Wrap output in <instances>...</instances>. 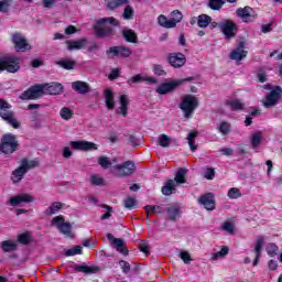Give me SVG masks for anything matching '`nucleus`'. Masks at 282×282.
I'll list each match as a JSON object with an SVG mask.
<instances>
[{"label": "nucleus", "instance_id": "obj_57", "mask_svg": "<svg viewBox=\"0 0 282 282\" xmlns=\"http://www.w3.org/2000/svg\"><path fill=\"white\" fill-rule=\"evenodd\" d=\"M223 230L229 235H235V225H232L230 221H226L223 224Z\"/></svg>", "mask_w": 282, "mask_h": 282}, {"label": "nucleus", "instance_id": "obj_4", "mask_svg": "<svg viewBox=\"0 0 282 282\" xmlns=\"http://www.w3.org/2000/svg\"><path fill=\"white\" fill-rule=\"evenodd\" d=\"M1 152L6 155L14 153L19 149V141L14 134H4L0 143Z\"/></svg>", "mask_w": 282, "mask_h": 282}, {"label": "nucleus", "instance_id": "obj_52", "mask_svg": "<svg viewBox=\"0 0 282 282\" xmlns=\"http://www.w3.org/2000/svg\"><path fill=\"white\" fill-rule=\"evenodd\" d=\"M66 257H74L76 254H83V247L76 246L72 249L66 250L65 252Z\"/></svg>", "mask_w": 282, "mask_h": 282}, {"label": "nucleus", "instance_id": "obj_31", "mask_svg": "<svg viewBox=\"0 0 282 282\" xmlns=\"http://www.w3.org/2000/svg\"><path fill=\"white\" fill-rule=\"evenodd\" d=\"M263 238H258L254 245L256 259L253 260V265L259 264V259H261V249L263 248Z\"/></svg>", "mask_w": 282, "mask_h": 282}, {"label": "nucleus", "instance_id": "obj_50", "mask_svg": "<svg viewBox=\"0 0 282 282\" xmlns=\"http://www.w3.org/2000/svg\"><path fill=\"white\" fill-rule=\"evenodd\" d=\"M218 131L221 135H228L230 133V123L226 121L220 122Z\"/></svg>", "mask_w": 282, "mask_h": 282}, {"label": "nucleus", "instance_id": "obj_16", "mask_svg": "<svg viewBox=\"0 0 282 282\" xmlns=\"http://www.w3.org/2000/svg\"><path fill=\"white\" fill-rule=\"evenodd\" d=\"M44 94L50 96H58L63 94V84L61 83H51V84H43Z\"/></svg>", "mask_w": 282, "mask_h": 282}, {"label": "nucleus", "instance_id": "obj_48", "mask_svg": "<svg viewBox=\"0 0 282 282\" xmlns=\"http://www.w3.org/2000/svg\"><path fill=\"white\" fill-rule=\"evenodd\" d=\"M145 214L149 216L155 215V213H163L162 207L160 206H153V205H147L144 207Z\"/></svg>", "mask_w": 282, "mask_h": 282}, {"label": "nucleus", "instance_id": "obj_45", "mask_svg": "<svg viewBox=\"0 0 282 282\" xmlns=\"http://www.w3.org/2000/svg\"><path fill=\"white\" fill-rule=\"evenodd\" d=\"M57 65H59V67H63V69H74V67H76V61L62 59L57 62Z\"/></svg>", "mask_w": 282, "mask_h": 282}, {"label": "nucleus", "instance_id": "obj_35", "mask_svg": "<svg viewBox=\"0 0 282 282\" xmlns=\"http://www.w3.org/2000/svg\"><path fill=\"white\" fill-rule=\"evenodd\" d=\"M158 24L161 25V28H165L166 30H171L175 28V23L171 22L166 15L161 14L158 17Z\"/></svg>", "mask_w": 282, "mask_h": 282}, {"label": "nucleus", "instance_id": "obj_56", "mask_svg": "<svg viewBox=\"0 0 282 282\" xmlns=\"http://www.w3.org/2000/svg\"><path fill=\"white\" fill-rule=\"evenodd\" d=\"M101 208H105L107 210V213L101 215L100 219L101 220L110 219L111 218V214L113 213V207H111L109 205H101Z\"/></svg>", "mask_w": 282, "mask_h": 282}, {"label": "nucleus", "instance_id": "obj_36", "mask_svg": "<svg viewBox=\"0 0 282 282\" xmlns=\"http://www.w3.org/2000/svg\"><path fill=\"white\" fill-rule=\"evenodd\" d=\"M123 39L128 41V43H138V34H135L134 30H123L122 31Z\"/></svg>", "mask_w": 282, "mask_h": 282}, {"label": "nucleus", "instance_id": "obj_26", "mask_svg": "<svg viewBox=\"0 0 282 282\" xmlns=\"http://www.w3.org/2000/svg\"><path fill=\"white\" fill-rule=\"evenodd\" d=\"M106 107L107 109H115L116 108V100H113V90L111 88H106L104 91Z\"/></svg>", "mask_w": 282, "mask_h": 282}, {"label": "nucleus", "instance_id": "obj_17", "mask_svg": "<svg viewBox=\"0 0 282 282\" xmlns=\"http://www.w3.org/2000/svg\"><path fill=\"white\" fill-rule=\"evenodd\" d=\"M198 204H202L206 210H215V195L207 193L199 197Z\"/></svg>", "mask_w": 282, "mask_h": 282}, {"label": "nucleus", "instance_id": "obj_60", "mask_svg": "<svg viewBox=\"0 0 282 282\" xmlns=\"http://www.w3.org/2000/svg\"><path fill=\"white\" fill-rule=\"evenodd\" d=\"M153 72L155 76H166V70H164V67L162 65L155 64L153 66Z\"/></svg>", "mask_w": 282, "mask_h": 282}, {"label": "nucleus", "instance_id": "obj_10", "mask_svg": "<svg viewBox=\"0 0 282 282\" xmlns=\"http://www.w3.org/2000/svg\"><path fill=\"white\" fill-rule=\"evenodd\" d=\"M17 52H30L32 46L21 33H13L11 39Z\"/></svg>", "mask_w": 282, "mask_h": 282}, {"label": "nucleus", "instance_id": "obj_55", "mask_svg": "<svg viewBox=\"0 0 282 282\" xmlns=\"http://www.w3.org/2000/svg\"><path fill=\"white\" fill-rule=\"evenodd\" d=\"M124 208H128V210H132V208H135V198L129 196L123 202Z\"/></svg>", "mask_w": 282, "mask_h": 282}, {"label": "nucleus", "instance_id": "obj_53", "mask_svg": "<svg viewBox=\"0 0 282 282\" xmlns=\"http://www.w3.org/2000/svg\"><path fill=\"white\" fill-rule=\"evenodd\" d=\"M104 23H109L110 25H119L118 20H116V18L111 17V18H104L98 20V25H104Z\"/></svg>", "mask_w": 282, "mask_h": 282}, {"label": "nucleus", "instance_id": "obj_59", "mask_svg": "<svg viewBox=\"0 0 282 282\" xmlns=\"http://www.w3.org/2000/svg\"><path fill=\"white\" fill-rule=\"evenodd\" d=\"M267 252L270 257H274V254H276V252H279V247L274 243H269L267 246Z\"/></svg>", "mask_w": 282, "mask_h": 282}, {"label": "nucleus", "instance_id": "obj_20", "mask_svg": "<svg viewBox=\"0 0 282 282\" xmlns=\"http://www.w3.org/2000/svg\"><path fill=\"white\" fill-rule=\"evenodd\" d=\"M34 202V197L30 194H21L10 199L11 206H20V204H30Z\"/></svg>", "mask_w": 282, "mask_h": 282}, {"label": "nucleus", "instance_id": "obj_62", "mask_svg": "<svg viewBox=\"0 0 282 282\" xmlns=\"http://www.w3.org/2000/svg\"><path fill=\"white\" fill-rule=\"evenodd\" d=\"M205 180H215V169L207 167L204 173Z\"/></svg>", "mask_w": 282, "mask_h": 282}, {"label": "nucleus", "instance_id": "obj_7", "mask_svg": "<svg viewBox=\"0 0 282 282\" xmlns=\"http://www.w3.org/2000/svg\"><path fill=\"white\" fill-rule=\"evenodd\" d=\"M52 226H56L57 230L66 237H74L72 234V224L65 221V217L56 216L52 219Z\"/></svg>", "mask_w": 282, "mask_h": 282}, {"label": "nucleus", "instance_id": "obj_23", "mask_svg": "<svg viewBox=\"0 0 282 282\" xmlns=\"http://www.w3.org/2000/svg\"><path fill=\"white\" fill-rule=\"evenodd\" d=\"M66 44L68 52H74V50H84V47H87V39L83 37L76 41H67Z\"/></svg>", "mask_w": 282, "mask_h": 282}, {"label": "nucleus", "instance_id": "obj_27", "mask_svg": "<svg viewBox=\"0 0 282 282\" xmlns=\"http://www.w3.org/2000/svg\"><path fill=\"white\" fill-rule=\"evenodd\" d=\"M102 24H98L95 26L96 36L99 39H105L107 36H111L113 34V30L111 28H101Z\"/></svg>", "mask_w": 282, "mask_h": 282}, {"label": "nucleus", "instance_id": "obj_41", "mask_svg": "<svg viewBox=\"0 0 282 282\" xmlns=\"http://www.w3.org/2000/svg\"><path fill=\"white\" fill-rule=\"evenodd\" d=\"M39 160H28V159H22L21 161V165L22 167L25 169V171H30V169H36V166H39Z\"/></svg>", "mask_w": 282, "mask_h": 282}, {"label": "nucleus", "instance_id": "obj_44", "mask_svg": "<svg viewBox=\"0 0 282 282\" xmlns=\"http://www.w3.org/2000/svg\"><path fill=\"white\" fill-rule=\"evenodd\" d=\"M75 270H77V272H84V274H96V272H98V268L87 265H77Z\"/></svg>", "mask_w": 282, "mask_h": 282}, {"label": "nucleus", "instance_id": "obj_49", "mask_svg": "<svg viewBox=\"0 0 282 282\" xmlns=\"http://www.w3.org/2000/svg\"><path fill=\"white\" fill-rule=\"evenodd\" d=\"M90 182L94 186H105V178L98 174L91 175Z\"/></svg>", "mask_w": 282, "mask_h": 282}, {"label": "nucleus", "instance_id": "obj_14", "mask_svg": "<svg viewBox=\"0 0 282 282\" xmlns=\"http://www.w3.org/2000/svg\"><path fill=\"white\" fill-rule=\"evenodd\" d=\"M69 147L75 149V151H97L98 145L89 141H70Z\"/></svg>", "mask_w": 282, "mask_h": 282}, {"label": "nucleus", "instance_id": "obj_13", "mask_svg": "<svg viewBox=\"0 0 282 282\" xmlns=\"http://www.w3.org/2000/svg\"><path fill=\"white\" fill-rule=\"evenodd\" d=\"M167 63L171 67L180 69V67H184L186 65V55L183 53H170L167 55Z\"/></svg>", "mask_w": 282, "mask_h": 282}, {"label": "nucleus", "instance_id": "obj_64", "mask_svg": "<svg viewBox=\"0 0 282 282\" xmlns=\"http://www.w3.org/2000/svg\"><path fill=\"white\" fill-rule=\"evenodd\" d=\"M10 10V0L0 1V12L6 13Z\"/></svg>", "mask_w": 282, "mask_h": 282}, {"label": "nucleus", "instance_id": "obj_11", "mask_svg": "<svg viewBox=\"0 0 282 282\" xmlns=\"http://www.w3.org/2000/svg\"><path fill=\"white\" fill-rule=\"evenodd\" d=\"M107 56H109L110 58H129V56H131L132 51L131 48L127 47V46H111L107 52H106Z\"/></svg>", "mask_w": 282, "mask_h": 282}, {"label": "nucleus", "instance_id": "obj_33", "mask_svg": "<svg viewBox=\"0 0 282 282\" xmlns=\"http://www.w3.org/2000/svg\"><path fill=\"white\" fill-rule=\"evenodd\" d=\"M2 252H14L18 248L17 241L4 240L0 243Z\"/></svg>", "mask_w": 282, "mask_h": 282}, {"label": "nucleus", "instance_id": "obj_58", "mask_svg": "<svg viewBox=\"0 0 282 282\" xmlns=\"http://www.w3.org/2000/svg\"><path fill=\"white\" fill-rule=\"evenodd\" d=\"M119 265H120L123 274H129L131 272V264H129V262L121 260V261H119Z\"/></svg>", "mask_w": 282, "mask_h": 282}, {"label": "nucleus", "instance_id": "obj_18", "mask_svg": "<svg viewBox=\"0 0 282 282\" xmlns=\"http://www.w3.org/2000/svg\"><path fill=\"white\" fill-rule=\"evenodd\" d=\"M106 237L109 241H112L117 252H120V254H124V256L129 254V250L124 249V240L120 238H116L111 234H107Z\"/></svg>", "mask_w": 282, "mask_h": 282}, {"label": "nucleus", "instance_id": "obj_2", "mask_svg": "<svg viewBox=\"0 0 282 282\" xmlns=\"http://www.w3.org/2000/svg\"><path fill=\"white\" fill-rule=\"evenodd\" d=\"M21 69V57L4 56L0 58V72H9V74H17Z\"/></svg>", "mask_w": 282, "mask_h": 282}, {"label": "nucleus", "instance_id": "obj_12", "mask_svg": "<svg viewBox=\"0 0 282 282\" xmlns=\"http://www.w3.org/2000/svg\"><path fill=\"white\" fill-rule=\"evenodd\" d=\"M226 39H235L237 36V24L230 20H225L218 24Z\"/></svg>", "mask_w": 282, "mask_h": 282}, {"label": "nucleus", "instance_id": "obj_39", "mask_svg": "<svg viewBox=\"0 0 282 282\" xmlns=\"http://www.w3.org/2000/svg\"><path fill=\"white\" fill-rule=\"evenodd\" d=\"M122 19L126 21H131L135 17V10L131 6H126L122 13Z\"/></svg>", "mask_w": 282, "mask_h": 282}, {"label": "nucleus", "instance_id": "obj_25", "mask_svg": "<svg viewBox=\"0 0 282 282\" xmlns=\"http://www.w3.org/2000/svg\"><path fill=\"white\" fill-rule=\"evenodd\" d=\"M250 143L252 149H259L263 143V132L258 130L250 135Z\"/></svg>", "mask_w": 282, "mask_h": 282}, {"label": "nucleus", "instance_id": "obj_42", "mask_svg": "<svg viewBox=\"0 0 282 282\" xmlns=\"http://www.w3.org/2000/svg\"><path fill=\"white\" fill-rule=\"evenodd\" d=\"M229 251H230V249L228 247L224 246L220 251L212 254V261H219V259H224L228 254Z\"/></svg>", "mask_w": 282, "mask_h": 282}, {"label": "nucleus", "instance_id": "obj_37", "mask_svg": "<svg viewBox=\"0 0 282 282\" xmlns=\"http://www.w3.org/2000/svg\"><path fill=\"white\" fill-rule=\"evenodd\" d=\"M210 21H213V19L209 15L200 14L197 18V25L198 28L205 29L208 28V25H210Z\"/></svg>", "mask_w": 282, "mask_h": 282}, {"label": "nucleus", "instance_id": "obj_38", "mask_svg": "<svg viewBox=\"0 0 282 282\" xmlns=\"http://www.w3.org/2000/svg\"><path fill=\"white\" fill-rule=\"evenodd\" d=\"M129 0H109L107 3L108 10H116L122 6H127Z\"/></svg>", "mask_w": 282, "mask_h": 282}, {"label": "nucleus", "instance_id": "obj_54", "mask_svg": "<svg viewBox=\"0 0 282 282\" xmlns=\"http://www.w3.org/2000/svg\"><path fill=\"white\" fill-rule=\"evenodd\" d=\"M227 195L229 199H239V197H241V192L239 191V188L232 187L228 191Z\"/></svg>", "mask_w": 282, "mask_h": 282}, {"label": "nucleus", "instance_id": "obj_61", "mask_svg": "<svg viewBox=\"0 0 282 282\" xmlns=\"http://www.w3.org/2000/svg\"><path fill=\"white\" fill-rule=\"evenodd\" d=\"M180 258L186 264H188V263H191V261H193V258H191V253H188V251H181L180 252Z\"/></svg>", "mask_w": 282, "mask_h": 282}, {"label": "nucleus", "instance_id": "obj_22", "mask_svg": "<svg viewBox=\"0 0 282 282\" xmlns=\"http://www.w3.org/2000/svg\"><path fill=\"white\" fill-rule=\"evenodd\" d=\"M170 221H177L182 217V207L180 205H171L166 208Z\"/></svg>", "mask_w": 282, "mask_h": 282}, {"label": "nucleus", "instance_id": "obj_5", "mask_svg": "<svg viewBox=\"0 0 282 282\" xmlns=\"http://www.w3.org/2000/svg\"><path fill=\"white\" fill-rule=\"evenodd\" d=\"M192 80H195V77H187L184 79H177L170 83L161 84L156 88V94H161L162 96L171 94V91H174V89H177V87L184 85V83H191Z\"/></svg>", "mask_w": 282, "mask_h": 282}, {"label": "nucleus", "instance_id": "obj_47", "mask_svg": "<svg viewBox=\"0 0 282 282\" xmlns=\"http://www.w3.org/2000/svg\"><path fill=\"white\" fill-rule=\"evenodd\" d=\"M59 116L63 120H72L74 117V111L67 107H64L61 109Z\"/></svg>", "mask_w": 282, "mask_h": 282}, {"label": "nucleus", "instance_id": "obj_51", "mask_svg": "<svg viewBox=\"0 0 282 282\" xmlns=\"http://www.w3.org/2000/svg\"><path fill=\"white\" fill-rule=\"evenodd\" d=\"M224 3H226V0H209V8L212 10H221Z\"/></svg>", "mask_w": 282, "mask_h": 282}, {"label": "nucleus", "instance_id": "obj_34", "mask_svg": "<svg viewBox=\"0 0 282 282\" xmlns=\"http://www.w3.org/2000/svg\"><path fill=\"white\" fill-rule=\"evenodd\" d=\"M186 173H188L186 169H180L176 172L173 182H175L177 186H180V184H186Z\"/></svg>", "mask_w": 282, "mask_h": 282}, {"label": "nucleus", "instance_id": "obj_9", "mask_svg": "<svg viewBox=\"0 0 282 282\" xmlns=\"http://www.w3.org/2000/svg\"><path fill=\"white\" fill-rule=\"evenodd\" d=\"M45 95V90L43 85H35L20 96L21 100H36V98H41V96Z\"/></svg>", "mask_w": 282, "mask_h": 282}, {"label": "nucleus", "instance_id": "obj_40", "mask_svg": "<svg viewBox=\"0 0 282 282\" xmlns=\"http://www.w3.org/2000/svg\"><path fill=\"white\" fill-rule=\"evenodd\" d=\"M61 208H63V203L61 202L52 203V205L45 210V215H48V216L56 215V213H58Z\"/></svg>", "mask_w": 282, "mask_h": 282}, {"label": "nucleus", "instance_id": "obj_63", "mask_svg": "<svg viewBox=\"0 0 282 282\" xmlns=\"http://www.w3.org/2000/svg\"><path fill=\"white\" fill-rule=\"evenodd\" d=\"M18 241L23 246H28V243H30V234H21L18 237Z\"/></svg>", "mask_w": 282, "mask_h": 282}, {"label": "nucleus", "instance_id": "obj_3", "mask_svg": "<svg viewBox=\"0 0 282 282\" xmlns=\"http://www.w3.org/2000/svg\"><path fill=\"white\" fill-rule=\"evenodd\" d=\"M10 104H8L6 100L0 99V117L2 120H6L13 129H19L21 127V123L17 118H14V112L8 110L10 109Z\"/></svg>", "mask_w": 282, "mask_h": 282}, {"label": "nucleus", "instance_id": "obj_24", "mask_svg": "<svg viewBox=\"0 0 282 282\" xmlns=\"http://www.w3.org/2000/svg\"><path fill=\"white\" fill-rule=\"evenodd\" d=\"M238 17L245 21V23H250V21H254V17L252 15V8L245 7L237 10Z\"/></svg>", "mask_w": 282, "mask_h": 282}, {"label": "nucleus", "instance_id": "obj_21", "mask_svg": "<svg viewBox=\"0 0 282 282\" xmlns=\"http://www.w3.org/2000/svg\"><path fill=\"white\" fill-rule=\"evenodd\" d=\"M72 89L77 94L85 96V94H89V84L87 82L82 80L73 82Z\"/></svg>", "mask_w": 282, "mask_h": 282}, {"label": "nucleus", "instance_id": "obj_30", "mask_svg": "<svg viewBox=\"0 0 282 282\" xmlns=\"http://www.w3.org/2000/svg\"><path fill=\"white\" fill-rule=\"evenodd\" d=\"M26 170L23 167V165H20L15 171L12 172V182L14 184H18V182H21L23 177L25 176Z\"/></svg>", "mask_w": 282, "mask_h": 282}, {"label": "nucleus", "instance_id": "obj_46", "mask_svg": "<svg viewBox=\"0 0 282 282\" xmlns=\"http://www.w3.org/2000/svg\"><path fill=\"white\" fill-rule=\"evenodd\" d=\"M183 18H184V15L182 14V12H180L178 10H174L171 13L170 22L174 23V28H175L177 25V23H180L182 21Z\"/></svg>", "mask_w": 282, "mask_h": 282}, {"label": "nucleus", "instance_id": "obj_15", "mask_svg": "<svg viewBox=\"0 0 282 282\" xmlns=\"http://www.w3.org/2000/svg\"><path fill=\"white\" fill-rule=\"evenodd\" d=\"M245 48L246 42H239L237 48L230 53L229 58L231 61H243V58L248 56V51H246Z\"/></svg>", "mask_w": 282, "mask_h": 282}, {"label": "nucleus", "instance_id": "obj_32", "mask_svg": "<svg viewBox=\"0 0 282 282\" xmlns=\"http://www.w3.org/2000/svg\"><path fill=\"white\" fill-rule=\"evenodd\" d=\"M176 188H177V185L175 184V181L169 180L162 187L161 192L163 195L169 196V195H173V191H175Z\"/></svg>", "mask_w": 282, "mask_h": 282}, {"label": "nucleus", "instance_id": "obj_28", "mask_svg": "<svg viewBox=\"0 0 282 282\" xmlns=\"http://www.w3.org/2000/svg\"><path fill=\"white\" fill-rule=\"evenodd\" d=\"M99 166H101V169L107 170V169H111L112 164H117L118 163V159H112L110 160L108 156H100L97 160Z\"/></svg>", "mask_w": 282, "mask_h": 282}, {"label": "nucleus", "instance_id": "obj_19", "mask_svg": "<svg viewBox=\"0 0 282 282\" xmlns=\"http://www.w3.org/2000/svg\"><path fill=\"white\" fill-rule=\"evenodd\" d=\"M129 102H130L129 96L127 95L119 96L120 107L117 109V113H119V116H123V118H127L129 113Z\"/></svg>", "mask_w": 282, "mask_h": 282}, {"label": "nucleus", "instance_id": "obj_8", "mask_svg": "<svg viewBox=\"0 0 282 282\" xmlns=\"http://www.w3.org/2000/svg\"><path fill=\"white\" fill-rule=\"evenodd\" d=\"M282 96V88L281 86L274 87L265 97L263 101V107L267 109H270V107H274L279 104V100H281Z\"/></svg>", "mask_w": 282, "mask_h": 282}, {"label": "nucleus", "instance_id": "obj_6", "mask_svg": "<svg viewBox=\"0 0 282 282\" xmlns=\"http://www.w3.org/2000/svg\"><path fill=\"white\" fill-rule=\"evenodd\" d=\"M113 169L116 177H130L135 173V162L126 161L121 164H116Z\"/></svg>", "mask_w": 282, "mask_h": 282}, {"label": "nucleus", "instance_id": "obj_1", "mask_svg": "<svg viewBox=\"0 0 282 282\" xmlns=\"http://www.w3.org/2000/svg\"><path fill=\"white\" fill-rule=\"evenodd\" d=\"M197 107H199V99L193 95L184 96L182 102L180 104V109L183 111L184 118L187 120L193 118Z\"/></svg>", "mask_w": 282, "mask_h": 282}, {"label": "nucleus", "instance_id": "obj_29", "mask_svg": "<svg viewBox=\"0 0 282 282\" xmlns=\"http://www.w3.org/2000/svg\"><path fill=\"white\" fill-rule=\"evenodd\" d=\"M227 107H230L231 111H242L245 105L239 99H228L225 101Z\"/></svg>", "mask_w": 282, "mask_h": 282}, {"label": "nucleus", "instance_id": "obj_43", "mask_svg": "<svg viewBox=\"0 0 282 282\" xmlns=\"http://www.w3.org/2000/svg\"><path fill=\"white\" fill-rule=\"evenodd\" d=\"M171 142H172L171 137H169L166 134H161L158 138V144L160 147H162L163 149L171 147Z\"/></svg>", "mask_w": 282, "mask_h": 282}]
</instances>
